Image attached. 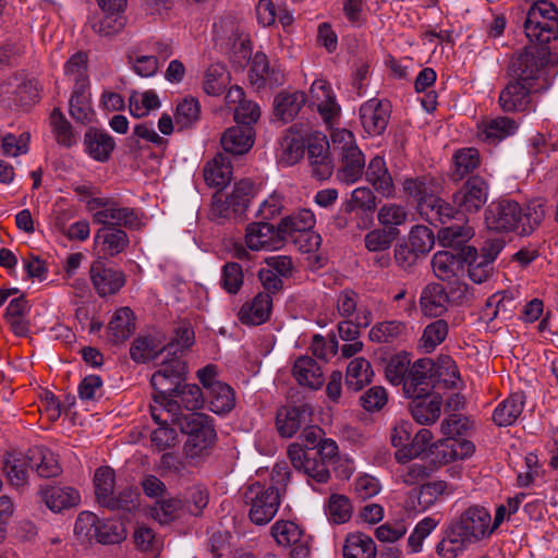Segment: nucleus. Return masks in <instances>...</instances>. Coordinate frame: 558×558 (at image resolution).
I'll use <instances>...</instances> for the list:
<instances>
[{
  "label": "nucleus",
  "mask_w": 558,
  "mask_h": 558,
  "mask_svg": "<svg viewBox=\"0 0 558 558\" xmlns=\"http://www.w3.org/2000/svg\"><path fill=\"white\" fill-rule=\"evenodd\" d=\"M545 217V202L535 199L522 209L520 204L511 199H499L490 203L485 209V225L496 232L515 231L529 234L537 228Z\"/></svg>",
  "instance_id": "1"
},
{
  "label": "nucleus",
  "mask_w": 558,
  "mask_h": 558,
  "mask_svg": "<svg viewBox=\"0 0 558 558\" xmlns=\"http://www.w3.org/2000/svg\"><path fill=\"white\" fill-rule=\"evenodd\" d=\"M490 521V513L484 507H469L450 524L446 536L437 544V554L442 558H456L468 544L492 534Z\"/></svg>",
  "instance_id": "2"
},
{
  "label": "nucleus",
  "mask_w": 558,
  "mask_h": 558,
  "mask_svg": "<svg viewBox=\"0 0 558 558\" xmlns=\"http://www.w3.org/2000/svg\"><path fill=\"white\" fill-rule=\"evenodd\" d=\"M186 364L178 356L163 361L153 374L150 384L154 388V400L166 408L169 417H177L180 405L173 393L185 380Z\"/></svg>",
  "instance_id": "3"
},
{
  "label": "nucleus",
  "mask_w": 558,
  "mask_h": 558,
  "mask_svg": "<svg viewBox=\"0 0 558 558\" xmlns=\"http://www.w3.org/2000/svg\"><path fill=\"white\" fill-rule=\"evenodd\" d=\"M171 417L172 424H178L182 433L187 435L184 450L190 458H201L208 454L216 440V430L208 415L199 412Z\"/></svg>",
  "instance_id": "4"
},
{
  "label": "nucleus",
  "mask_w": 558,
  "mask_h": 558,
  "mask_svg": "<svg viewBox=\"0 0 558 558\" xmlns=\"http://www.w3.org/2000/svg\"><path fill=\"white\" fill-rule=\"evenodd\" d=\"M116 473L110 466L96 470L94 485L97 502L112 511H132L138 506V494L133 488H125L114 494Z\"/></svg>",
  "instance_id": "5"
},
{
  "label": "nucleus",
  "mask_w": 558,
  "mask_h": 558,
  "mask_svg": "<svg viewBox=\"0 0 558 558\" xmlns=\"http://www.w3.org/2000/svg\"><path fill=\"white\" fill-rule=\"evenodd\" d=\"M244 499L250 506L248 518L256 525H265L270 522L280 505L278 489L260 483L250 485L244 494Z\"/></svg>",
  "instance_id": "6"
},
{
  "label": "nucleus",
  "mask_w": 558,
  "mask_h": 558,
  "mask_svg": "<svg viewBox=\"0 0 558 558\" xmlns=\"http://www.w3.org/2000/svg\"><path fill=\"white\" fill-rule=\"evenodd\" d=\"M549 53L548 47H525L522 52L512 58L509 64V75L514 81L533 85L534 87L535 82L541 77L543 68L548 61Z\"/></svg>",
  "instance_id": "7"
},
{
  "label": "nucleus",
  "mask_w": 558,
  "mask_h": 558,
  "mask_svg": "<svg viewBox=\"0 0 558 558\" xmlns=\"http://www.w3.org/2000/svg\"><path fill=\"white\" fill-rule=\"evenodd\" d=\"M488 183L482 177H470L464 184L452 195V203L463 217L476 214L486 204L488 198Z\"/></svg>",
  "instance_id": "8"
},
{
  "label": "nucleus",
  "mask_w": 558,
  "mask_h": 558,
  "mask_svg": "<svg viewBox=\"0 0 558 558\" xmlns=\"http://www.w3.org/2000/svg\"><path fill=\"white\" fill-rule=\"evenodd\" d=\"M441 377L442 373L436 369L432 359H418L410 367L403 391L407 397H427L434 387V380Z\"/></svg>",
  "instance_id": "9"
},
{
  "label": "nucleus",
  "mask_w": 558,
  "mask_h": 558,
  "mask_svg": "<svg viewBox=\"0 0 558 558\" xmlns=\"http://www.w3.org/2000/svg\"><path fill=\"white\" fill-rule=\"evenodd\" d=\"M391 113L389 101L379 99H369L360 108V119L365 132L372 136L380 135L385 132Z\"/></svg>",
  "instance_id": "10"
},
{
  "label": "nucleus",
  "mask_w": 558,
  "mask_h": 558,
  "mask_svg": "<svg viewBox=\"0 0 558 558\" xmlns=\"http://www.w3.org/2000/svg\"><path fill=\"white\" fill-rule=\"evenodd\" d=\"M313 422V409L308 404L282 407L276 415V427L282 437L290 438Z\"/></svg>",
  "instance_id": "11"
},
{
  "label": "nucleus",
  "mask_w": 558,
  "mask_h": 558,
  "mask_svg": "<svg viewBox=\"0 0 558 558\" xmlns=\"http://www.w3.org/2000/svg\"><path fill=\"white\" fill-rule=\"evenodd\" d=\"M248 78L257 89L269 86L277 87L284 83L283 71L277 64H270L264 52H256L250 66Z\"/></svg>",
  "instance_id": "12"
},
{
  "label": "nucleus",
  "mask_w": 558,
  "mask_h": 558,
  "mask_svg": "<svg viewBox=\"0 0 558 558\" xmlns=\"http://www.w3.org/2000/svg\"><path fill=\"white\" fill-rule=\"evenodd\" d=\"M538 92L533 85L510 80L500 90L498 102L504 112H524L532 105L531 95Z\"/></svg>",
  "instance_id": "13"
},
{
  "label": "nucleus",
  "mask_w": 558,
  "mask_h": 558,
  "mask_svg": "<svg viewBox=\"0 0 558 558\" xmlns=\"http://www.w3.org/2000/svg\"><path fill=\"white\" fill-rule=\"evenodd\" d=\"M89 274L93 286L101 298L118 293L125 284L124 274L107 267L101 259L93 262Z\"/></svg>",
  "instance_id": "14"
},
{
  "label": "nucleus",
  "mask_w": 558,
  "mask_h": 558,
  "mask_svg": "<svg viewBox=\"0 0 558 558\" xmlns=\"http://www.w3.org/2000/svg\"><path fill=\"white\" fill-rule=\"evenodd\" d=\"M271 535L278 545L290 546L292 558H306L310 554L303 531L292 521H278L271 526Z\"/></svg>",
  "instance_id": "15"
},
{
  "label": "nucleus",
  "mask_w": 558,
  "mask_h": 558,
  "mask_svg": "<svg viewBox=\"0 0 558 558\" xmlns=\"http://www.w3.org/2000/svg\"><path fill=\"white\" fill-rule=\"evenodd\" d=\"M93 221L101 225V227L116 226L131 230H140L143 225L141 217L134 208L120 207L114 201H112L108 208L93 214Z\"/></svg>",
  "instance_id": "16"
},
{
  "label": "nucleus",
  "mask_w": 558,
  "mask_h": 558,
  "mask_svg": "<svg viewBox=\"0 0 558 558\" xmlns=\"http://www.w3.org/2000/svg\"><path fill=\"white\" fill-rule=\"evenodd\" d=\"M289 459L298 471H303L308 477L318 483H326L330 476L329 470H326L324 463L316 464L314 454L305 449L301 444H291L288 448Z\"/></svg>",
  "instance_id": "17"
},
{
  "label": "nucleus",
  "mask_w": 558,
  "mask_h": 558,
  "mask_svg": "<svg viewBox=\"0 0 558 558\" xmlns=\"http://www.w3.org/2000/svg\"><path fill=\"white\" fill-rule=\"evenodd\" d=\"M417 210L423 219L434 226L446 225L451 221H466V217H463L454 205L447 203L438 194Z\"/></svg>",
  "instance_id": "18"
},
{
  "label": "nucleus",
  "mask_w": 558,
  "mask_h": 558,
  "mask_svg": "<svg viewBox=\"0 0 558 558\" xmlns=\"http://www.w3.org/2000/svg\"><path fill=\"white\" fill-rule=\"evenodd\" d=\"M314 226L315 216L313 211L306 208L298 209L283 217L277 226V232H279V241H291L300 233L310 231V229H313Z\"/></svg>",
  "instance_id": "19"
},
{
  "label": "nucleus",
  "mask_w": 558,
  "mask_h": 558,
  "mask_svg": "<svg viewBox=\"0 0 558 558\" xmlns=\"http://www.w3.org/2000/svg\"><path fill=\"white\" fill-rule=\"evenodd\" d=\"M95 244L105 256L114 257L128 248L130 239L121 228L106 226L97 230Z\"/></svg>",
  "instance_id": "20"
},
{
  "label": "nucleus",
  "mask_w": 558,
  "mask_h": 558,
  "mask_svg": "<svg viewBox=\"0 0 558 558\" xmlns=\"http://www.w3.org/2000/svg\"><path fill=\"white\" fill-rule=\"evenodd\" d=\"M84 146L90 158L99 162H106L114 150L116 142L109 133L89 128L84 134Z\"/></svg>",
  "instance_id": "21"
},
{
  "label": "nucleus",
  "mask_w": 558,
  "mask_h": 558,
  "mask_svg": "<svg viewBox=\"0 0 558 558\" xmlns=\"http://www.w3.org/2000/svg\"><path fill=\"white\" fill-rule=\"evenodd\" d=\"M306 102V95L300 90H281L274 98V114L283 123L291 122Z\"/></svg>",
  "instance_id": "22"
},
{
  "label": "nucleus",
  "mask_w": 558,
  "mask_h": 558,
  "mask_svg": "<svg viewBox=\"0 0 558 558\" xmlns=\"http://www.w3.org/2000/svg\"><path fill=\"white\" fill-rule=\"evenodd\" d=\"M271 307V295L269 293L259 292L251 302H246L242 305L238 316L242 324L257 326L269 318Z\"/></svg>",
  "instance_id": "23"
},
{
  "label": "nucleus",
  "mask_w": 558,
  "mask_h": 558,
  "mask_svg": "<svg viewBox=\"0 0 558 558\" xmlns=\"http://www.w3.org/2000/svg\"><path fill=\"white\" fill-rule=\"evenodd\" d=\"M463 265L468 264L470 279L475 283H482L487 280L493 270V263L496 259V253L478 255L473 246L462 247Z\"/></svg>",
  "instance_id": "24"
},
{
  "label": "nucleus",
  "mask_w": 558,
  "mask_h": 558,
  "mask_svg": "<svg viewBox=\"0 0 558 558\" xmlns=\"http://www.w3.org/2000/svg\"><path fill=\"white\" fill-rule=\"evenodd\" d=\"M27 466L40 477L50 478L61 474L62 469L56 454L45 447H34L26 452Z\"/></svg>",
  "instance_id": "25"
},
{
  "label": "nucleus",
  "mask_w": 558,
  "mask_h": 558,
  "mask_svg": "<svg viewBox=\"0 0 558 558\" xmlns=\"http://www.w3.org/2000/svg\"><path fill=\"white\" fill-rule=\"evenodd\" d=\"M279 242V232L274 225L262 220L247 225L245 243L251 250L270 248Z\"/></svg>",
  "instance_id": "26"
},
{
  "label": "nucleus",
  "mask_w": 558,
  "mask_h": 558,
  "mask_svg": "<svg viewBox=\"0 0 558 558\" xmlns=\"http://www.w3.org/2000/svg\"><path fill=\"white\" fill-rule=\"evenodd\" d=\"M220 142L225 151L233 155H243L246 154L254 144V131L252 126L238 124L227 129Z\"/></svg>",
  "instance_id": "27"
},
{
  "label": "nucleus",
  "mask_w": 558,
  "mask_h": 558,
  "mask_svg": "<svg viewBox=\"0 0 558 558\" xmlns=\"http://www.w3.org/2000/svg\"><path fill=\"white\" fill-rule=\"evenodd\" d=\"M448 303L449 296L444 286L429 283L423 289L420 305L425 316H441L447 311Z\"/></svg>",
  "instance_id": "28"
},
{
  "label": "nucleus",
  "mask_w": 558,
  "mask_h": 558,
  "mask_svg": "<svg viewBox=\"0 0 558 558\" xmlns=\"http://www.w3.org/2000/svg\"><path fill=\"white\" fill-rule=\"evenodd\" d=\"M341 156V167L338 171V179L344 183L351 184L357 181L365 167L363 153L357 146L342 148L339 153Z\"/></svg>",
  "instance_id": "29"
},
{
  "label": "nucleus",
  "mask_w": 558,
  "mask_h": 558,
  "mask_svg": "<svg viewBox=\"0 0 558 558\" xmlns=\"http://www.w3.org/2000/svg\"><path fill=\"white\" fill-rule=\"evenodd\" d=\"M432 267L438 279L450 281L463 269L462 248L460 252L439 251L435 253Z\"/></svg>",
  "instance_id": "30"
},
{
  "label": "nucleus",
  "mask_w": 558,
  "mask_h": 558,
  "mask_svg": "<svg viewBox=\"0 0 558 558\" xmlns=\"http://www.w3.org/2000/svg\"><path fill=\"white\" fill-rule=\"evenodd\" d=\"M41 497L47 507L53 512L75 507L80 504L81 497L72 487L48 486L41 490Z\"/></svg>",
  "instance_id": "31"
},
{
  "label": "nucleus",
  "mask_w": 558,
  "mask_h": 558,
  "mask_svg": "<svg viewBox=\"0 0 558 558\" xmlns=\"http://www.w3.org/2000/svg\"><path fill=\"white\" fill-rule=\"evenodd\" d=\"M413 401L410 404V411L413 418L422 425L435 423L441 409V399L439 396L410 397Z\"/></svg>",
  "instance_id": "32"
},
{
  "label": "nucleus",
  "mask_w": 558,
  "mask_h": 558,
  "mask_svg": "<svg viewBox=\"0 0 558 558\" xmlns=\"http://www.w3.org/2000/svg\"><path fill=\"white\" fill-rule=\"evenodd\" d=\"M474 235L473 229L468 226V220L442 227L437 233L438 242L444 247H452V252H460L462 247H468L465 243Z\"/></svg>",
  "instance_id": "33"
},
{
  "label": "nucleus",
  "mask_w": 558,
  "mask_h": 558,
  "mask_svg": "<svg viewBox=\"0 0 558 558\" xmlns=\"http://www.w3.org/2000/svg\"><path fill=\"white\" fill-rule=\"evenodd\" d=\"M293 376L301 386L311 389H318L324 384V374L319 364L310 356H301L295 361Z\"/></svg>",
  "instance_id": "34"
},
{
  "label": "nucleus",
  "mask_w": 558,
  "mask_h": 558,
  "mask_svg": "<svg viewBox=\"0 0 558 558\" xmlns=\"http://www.w3.org/2000/svg\"><path fill=\"white\" fill-rule=\"evenodd\" d=\"M524 33L527 39L537 44V48L547 47V44L558 37V20L547 19V22L542 21H524Z\"/></svg>",
  "instance_id": "35"
},
{
  "label": "nucleus",
  "mask_w": 558,
  "mask_h": 558,
  "mask_svg": "<svg viewBox=\"0 0 558 558\" xmlns=\"http://www.w3.org/2000/svg\"><path fill=\"white\" fill-rule=\"evenodd\" d=\"M232 168L230 160L222 154H217L204 167L205 182L213 187L223 189L231 180Z\"/></svg>",
  "instance_id": "36"
},
{
  "label": "nucleus",
  "mask_w": 558,
  "mask_h": 558,
  "mask_svg": "<svg viewBox=\"0 0 558 558\" xmlns=\"http://www.w3.org/2000/svg\"><path fill=\"white\" fill-rule=\"evenodd\" d=\"M525 397L523 392L511 393L498 404L493 413V420L498 426L512 425L523 411Z\"/></svg>",
  "instance_id": "37"
},
{
  "label": "nucleus",
  "mask_w": 558,
  "mask_h": 558,
  "mask_svg": "<svg viewBox=\"0 0 558 558\" xmlns=\"http://www.w3.org/2000/svg\"><path fill=\"white\" fill-rule=\"evenodd\" d=\"M403 191L416 201L417 209H420L438 194V185L429 177L410 178L404 180Z\"/></svg>",
  "instance_id": "38"
},
{
  "label": "nucleus",
  "mask_w": 558,
  "mask_h": 558,
  "mask_svg": "<svg viewBox=\"0 0 558 558\" xmlns=\"http://www.w3.org/2000/svg\"><path fill=\"white\" fill-rule=\"evenodd\" d=\"M88 88L89 86H84L82 84L74 85L69 101V111L71 117L82 124L89 123L94 114L90 106Z\"/></svg>",
  "instance_id": "39"
},
{
  "label": "nucleus",
  "mask_w": 558,
  "mask_h": 558,
  "mask_svg": "<svg viewBox=\"0 0 558 558\" xmlns=\"http://www.w3.org/2000/svg\"><path fill=\"white\" fill-rule=\"evenodd\" d=\"M366 180L385 196L391 195L393 191L392 178L389 174L384 158L374 157L365 171Z\"/></svg>",
  "instance_id": "40"
},
{
  "label": "nucleus",
  "mask_w": 558,
  "mask_h": 558,
  "mask_svg": "<svg viewBox=\"0 0 558 558\" xmlns=\"http://www.w3.org/2000/svg\"><path fill=\"white\" fill-rule=\"evenodd\" d=\"M372 376L371 363L364 357H356L347 367L345 385L352 391H360L365 385L371 383Z\"/></svg>",
  "instance_id": "41"
},
{
  "label": "nucleus",
  "mask_w": 558,
  "mask_h": 558,
  "mask_svg": "<svg viewBox=\"0 0 558 558\" xmlns=\"http://www.w3.org/2000/svg\"><path fill=\"white\" fill-rule=\"evenodd\" d=\"M375 542L363 533L351 534L343 546V558H375Z\"/></svg>",
  "instance_id": "42"
},
{
  "label": "nucleus",
  "mask_w": 558,
  "mask_h": 558,
  "mask_svg": "<svg viewBox=\"0 0 558 558\" xmlns=\"http://www.w3.org/2000/svg\"><path fill=\"white\" fill-rule=\"evenodd\" d=\"M209 408L217 414L230 412L235 403L233 389L225 383L210 385L208 389Z\"/></svg>",
  "instance_id": "43"
},
{
  "label": "nucleus",
  "mask_w": 558,
  "mask_h": 558,
  "mask_svg": "<svg viewBox=\"0 0 558 558\" xmlns=\"http://www.w3.org/2000/svg\"><path fill=\"white\" fill-rule=\"evenodd\" d=\"M108 329L113 342L125 341L135 329L133 312L129 307L118 310L110 320Z\"/></svg>",
  "instance_id": "44"
},
{
  "label": "nucleus",
  "mask_w": 558,
  "mask_h": 558,
  "mask_svg": "<svg viewBox=\"0 0 558 558\" xmlns=\"http://www.w3.org/2000/svg\"><path fill=\"white\" fill-rule=\"evenodd\" d=\"M163 351L165 349L160 341L151 336H145L138 337L133 341L130 348V356L137 363H145L156 359Z\"/></svg>",
  "instance_id": "45"
},
{
  "label": "nucleus",
  "mask_w": 558,
  "mask_h": 558,
  "mask_svg": "<svg viewBox=\"0 0 558 558\" xmlns=\"http://www.w3.org/2000/svg\"><path fill=\"white\" fill-rule=\"evenodd\" d=\"M481 163L480 153L473 147L463 148L453 155L454 169L451 178L454 181L462 180L465 175L473 172Z\"/></svg>",
  "instance_id": "46"
},
{
  "label": "nucleus",
  "mask_w": 558,
  "mask_h": 558,
  "mask_svg": "<svg viewBox=\"0 0 558 558\" xmlns=\"http://www.w3.org/2000/svg\"><path fill=\"white\" fill-rule=\"evenodd\" d=\"M408 209L399 204L388 203L378 209V222L388 231H399L398 227L403 226L409 219Z\"/></svg>",
  "instance_id": "47"
},
{
  "label": "nucleus",
  "mask_w": 558,
  "mask_h": 558,
  "mask_svg": "<svg viewBox=\"0 0 558 558\" xmlns=\"http://www.w3.org/2000/svg\"><path fill=\"white\" fill-rule=\"evenodd\" d=\"M517 129L518 124L513 119L497 117L483 123L484 140L489 143H495L514 134Z\"/></svg>",
  "instance_id": "48"
},
{
  "label": "nucleus",
  "mask_w": 558,
  "mask_h": 558,
  "mask_svg": "<svg viewBox=\"0 0 558 558\" xmlns=\"http://www.w3.org/2000/svg\"><path fill=\"white\" fill-rule=\"evenodd\" d=\"M254 196V184L251 180L244 179L238 182L231 194L228 195V199L233 206L235 211V218L243 220L245 218V211Z\"/></svg>",
  "instance_id": "49"
},
{
  "label": "nucleus",
  "mask_w": 558,
  "mask_h": 558,
  "mask_svg": "<svg viewBox=\"0 0 558 558\" xmlns=\"http://www.w3.org/2000/svg\"><path fill=\"white\" fill-rule=\"evenodd\" d=\"M49 120L52 133L59 145L70 148L76 144V136L72 125L59 108L52 110Z\"/></svg>",
  "instance_id": "50"
},
{
  "label": "nucleus",
  "mask_w": 558,
  "mask_h": 558,
  "mask_svg": "<svg viewBox=\"0 0 558 558\" xmlns=\"http://www.w3.org/2000/svg\"><path fill=\"white\" fill-rule=\"evenodd\" d=\"M128 536L126 529L121 521L98 520L96 542L102 545L122 543Z\"/></svg>",
  "instance_id": "51"
},
{
  "label": "nucleus",
  "mask_w": 558,
  "mask_h": 558,
  "mask_svg": "<svg viewBox=\"0 0 558 558\" xmlns=\"http://www.w3.org/2000/svg\"><path fill=\"white\" fill-rule=\"evenodd\" d=\"M449 327L446 320L437 319L428 324L420 339V347L426 352H433L448 336Z\"/></svg>",
  "instance_id": "52"
},
{
  "label": "nucleus",
  "mask_w": 558,
  "mask_h": 558,
  "mask_svg": "<svg viewBox=\"0 0 558 558\" xmlns=\"http://www.w3.org/2000/svg\"><path fill=\"white\" fill-rule=\"evenodd\" d=\"M228 84V72L221 63L210 64L204 75L203 89L207 95H220Z\"/></svg>",
  "instance_id": "53"
},
{
  "label": "nucleus",
  "mask_w": 558,
  "mask_h": 558,
  "mask_svg": "<svg viewBox=\"0 0 558 558\" xmlns=\"http://www.w3.org/2000/svg\"><path fill=\"white\" fill-rule=\"evenodd\" d=\"M517 302L512 294L502 292L501 294H495L487 300L484 308V315L489 317V319H494L499 315L507 319L511 317Z\"/></svg>",
  "instance_id": "54"
},
{
  "label": "nucleus",
  "mask_w": 558,
  "mask_h": 558,
  "mask_svg": "<svg viewBox=\"0 0 558 558\" xmlns=\"http://www.w3.org/2000/svg\"><path fill=\"white\" fill-rule=\"evenodd\" d=\"M405 332V324L399 320L381 322L376 324L369 330L368 337L373 342L388 343L392 342Z\"/></svg>",
  "instance_id": "55"
},
{
  "label": "nucleus",
  "mask_w": 558,
  "mask_h": 558,
  "mask_svg": "<svg viewBox=\"0 0 558 558\" xmlns=\"http://www.w3.org/2000/svg\"><path fill=\"white\" fill-rule=\"evenodd\" d=\"M433 438V434L427 428L420 429L414 438L410 440L409 446L405 448L398 449L396 452V459L399 462H407L413 458L418 457L422 452L425 451L426 447L430 442Z\"/></svg>",
  "instance_id": "56"
},
{
  "label": "nucleus",
  "mask_w": 558,
  "mask_h": 558,
  "mask_svg": "<svg viewBox=\"0 0 558 558\" xmlns=\"http://www.w3.org/2000/svg\"><path fill=\"white\" fill-rule=\"evenodd\" d=\"M173 399L178 400L180 409L195 412L201 409L204 403V398L201 388L195 384H182L179 389L173 393Z\"/></svg>",
  "instance_id": "57"
},
{
  "label": "nucleus",
  "mask_w": 558,
  "mask_h": 558,
  "mask_svg": "<svg viewBox=\"0 0 558 558\" xmlns=\"http://www.w3.org/2000/svg\"><path fill=\"white\" fill-rule=\"evenodd\" d=\"M435 244V235L433 231L425 226H415L409 234V245L412 251L416 252L421 257L430 252Z\"/></svg>",
  "instance_id": "58"
},
{
  "label": "nucleus",
  "mask_w": 558,
  "mask_h": 558,
  "mask_svg": "<svg viewBox=\"0 0 558 558\" xmlns=\"http://www.w3.org/2000/svg\"><path fill=\"white\" fill-rule=\"evenodd\" d=\"M399 234L400 231H388L385 228L374 229L367 232L364 238L365 247L369 252L388 251Z\"/></svg>",
  "instance_id": "59"
},
{
  "label": "nucleus",
  "mask_w": 558,
  "mask_h": 558,
  "mask_svg": "<svg viewBox=\"0 0 558 558\" xmlns=\"http://www.w3.org/2000/svg\"><path fill=\"white\" fill-rule=\"evenodd\" d=\"M87 61V54L82 51L74 53L66 61L64 65V73L74 81V85L82 84L84 86H89Z\"/></svg>",
  "instance_id": "60"
},
{
  "label": "nucleus",
  "mask_w": 558,
  "mask_h": 558,
  "mask_svg": "<svg viewBox=\"0 0 558 558\" xmlns=\"http://www.w3.org/2000/svg\"><path fill=\"white\" fill-rule=\"evenodd\" d=\"M99 518L89 511H83L78 514L75 525L74 534L82 543L96 541L97 525Z\"/></svg>",
  "instance_id": "61"
},
{
  "label": "nucleus",
  "mask_w": 558,
  "mask_h": 558,
  "mask_svg": "<svg viewBox=\"0 0 558 558\" xmlns=\"http://www.w3.org/2000/svg\"><path fill=\"white\" fill-rule=\"evenodd\" d=\"M199 102L192 97L184 98L178 104L175 110V123L181 129L192 126L199 119Z\"/></svg>",
  "instance_id": "62"
},
{
  "label": "nucleus",
  "mask_w": 558,
  "mask_h": 558,
  "mask_svg": "<svg viewBox=\"0 0 558 558\" xmlns=\"http://www.w3.org/2000/svg\"><path fill=\"white\" fill-rule=\"evenodd\" d=\"M90 26L98 35L110 37L124 28L125 17L121 13H105L102 17L92 21Z\"/></svg>",
  "instance_id": "63"
},
{
  "label": "nucleus",
  "mask_w": 558,
  "mask_h": 558,
  "mask_svg": "<svg viewBox=\"0 0 558 558\" xmlns=\"http://www.w3.org/2000/svg\"><path fill=\"white\" fill-rule=\"evenodd\" d=\"M174 333L173 339L163 345L165 351L169 354L175 355L178 352L190 349L194 344L195 335L189 323H180L174 329Z\"/></svg>",
  "instance_id": "64"
}]
</instances>
